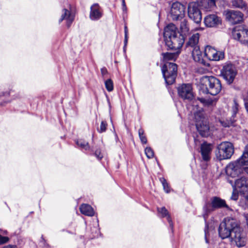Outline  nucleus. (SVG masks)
<instances>
[{"mask_svg": "<svg viewBox=\"0 0 248 248\" xmlns=\"http://www.w3.org/2000/svg\"><path fill=\"white\" fill-rule=\"evenodd\" d=\"M180 51L177 50L173 53H163L162 56L165 64L162 68V72L166 83L168 85L173 84L175 81L177 73V66L172 62H167L169 60H175Z\"/></svg>", "mask_w": 248, "mask_h": 248, "instance_id": "nucleus-1", "label": "nucleus"}, {"mask_svg": "<svg viewBox=\"0 0 248 248\" xmlns=\"http://www.w3.org/2000/svg\"><path fill=\"white\" fill-rule=\"evenodd\" d=\"M190 111L194 115L196 126L200 134L202 137H207L209 135V127L204 117L202 108L194 107Z\"/></svg>", "mask_w": 248, "mask_h": 248, "instance_id": "nucleus-2", "label": "nucleus"}, {"mask_svg": "<svg viewBox=\"0 0 248 248\" xmlns=\"http://www.w3.org/2000/svg\"><path fill=\"white\" fill-rule=\"evenodd\" d=\"M238 224L236 220L232 218L226 217L221 222L218 228V234L222 239L231 237L232 233L236 230Z\"/></svg>", "mask_w": 248, "mask_h": 248, "instance_id": "nucleus-3", "label": "nucleus"}, {"mask_svg": "<svg viewBox=\"0 0 248 248\" xmlns=\"http://www.w3.org/2000/svg\"><path fill=\"white\" fill-rule=\"evenodd\" d=\"M226 208L227 210H231L230 207L226 204L224 200L218 197H214L211 199L210 203H206L203 206V217L205 220L208 217V215L216 209Z\"/></svg>", "mask_w": 248, "mask_h": 248, "instance_id": "nucleus-4", "label": "nucleus"}, {"mask_svg": "<svg viewBox=\"0 0 248 248\" xmlns=\"http://www.w3.org/2000/svg\"><path fill=\"white\" fill-rule=\"evenodd\" d=\"M234 153L232 144L230 142H222L217 147L216 155L217 159L222 160L230 159Z\"/></svg>", "mask_w": 248, "mask_h": 248, "instance_id": "nucleus-5", "label": "nucleus"}, {"mask_svg": "<svg viewBox=\"0 0 248 248\" xmlns=\"http://www.w3.org/2000/svg\"><path fill=\"white\" fill-rule=\"evenodd\" d=\"M235 65L231 62H226L221 70V75L229 84H232L237 75Z\"/></svg>", "mask_w": 248, "mask_h": 248, "instance_id": "nucleus-6", "label": "nucleus"}, {"mask_svg": "<svg viewBox=\"0 0 248 248\" xmlns=\"http://www.w3.org/2000/svg\"><path fill=\"white\" fill-rule=\"evenodd\" d=\"M204 79L207 82L208 93L212 95H216L220 93L222 86L220 81L218 78L213 76H205Z\"/></svg>", "mask_w": 248, "mask_h": 248, "instance_id": "nucleus-7", "label": "nucleus"}, {"mask_svg": "<svg viewBox=\"0 0 248 248\" xmlns=\"http://www.w3.org/2000/svg\"><path fill=\"white\" fill-rule=\"evenodd\" d=\"M184 42L185 37L183 34L180 33L170 38L169 39H167L165 41L168 49L174 51L179 50L180 51Z\"/></svg>", "mask_w": 248, "mask_h": 248, "instance_id": "nucleus-8", "label": "nucleus"}, {"mask_svg": "<svg viewBox=\"0 0 248 248\" xmlns=\"http://www.w3.org/2000/svg\"><path fill=\"white\" fill-rule=\"evenodd\" d=\"M179 96L184 100L191 101L194 98L192 85L189 83L182 84L177 88Z\"/></svg>", "mask_w": 248, "mask_h": 248, "instance_id": "nucleus-9", "label": "nucleus"}, {"mask_svg": "<svg viewBox=\"0 0 248 248\" xmlns=\"http://www.w3.org/2000/svg\"><path fill=\"white\" fill-rule=\"evenodd\" d=\"M231 241L238 247H242L246 245L247 238L246 234L241 230L239 225L232 233L230 237Z\"/></svg>", "mask_w": 248, "mask_h": 248, "instance_id": "nucleus-10", "label": "nucleus"}, {"mask_svg": "<svg viewBox=\"0 0 248 248\" xmlns=\"http://www.w3.org/2000/svg\"><path fill=\"white\" fill-rule=\"evenodd\" d=\"M232 36L241 44L248 46V29L243 26L236 27L232 31Z\"/></svg>", "mask_w": 248, "mask_h": 248, "instance_id": "nucleus-11", "label": "nucleus"}, {"mask_svg": "<svg viewBox=\"0 0 248 248\" xmlns=\"http://www.w3.org/2000/svg\"><path fill=\"white\" fill-rule=\"evenodd\" d=\"M188 16L189 18L195 23L197 24L201 23L202 16L197 3L191 2L189 4L188 6Z\"/></svg>", "mask_w": 248, "mask_h": 248, "instance_id": "nucleus-12", "label": "nucleus"}, {"mask_svg": "<svg viewBox=\"0 0 248 248\" xmlns=\"http://www.w3.org/2000/svg\"><path fill=\"white\" fill-rule=\"evenodd\" d=\"M185 7L179 2L172 3L170 11V16L174 20H180L185 16Z\"/></svg>", "mask_w": 248, "mask_h": 248, "instance_id": "nucleus-13", "label": "nucleus"}, {"mask_svg": "<svg viewBox=\"0 0 248 248\" xmlns=\"http://www.w3.org/2000/svg\"><path fill=\"white\" fill-rule=\"evenodd\" d=\"M204 56L210 61H219L224 58V53L210 46H207L204 49Z\"/></svg>", "mask_w": 248, "mask_h": 248, "instance_id": "nucleus-14", "label": "nucleus"}, {"mask_svg": "<svg viewBox=\"0 0 248 248\" xmlns=\"http://www.w3.org/2000/svg\"><path fill=\"white\" fill-rule=\"evenodd\" d=\"M224 15L226 20L232 24L239 23L243 20V14L238 11L226 10L224 12Z\"/></svg>", "mask_w": 248, "mask_h": 248, "instance_id": "nucleus-15", "label": "nucleus"}, {"mask_svg": "<svg viewBox=\"0 0 248 248\" xmlns=\"http://www.w3.org/2000/svg\"><path fill=\"white\" fill-rule=\"evenodd\" d=\"M229 183L231 184L234 190L240 193L246 191L248 187V179L244 176L236 179L233 184L232 181H230Z\"/></svg>", "mask_w": 248, "mask_h": 248, "instance_id": "nucleus-16", "label": "nucleus"}, {"mask_svg": "<svg viewBox=\"0 0 248 248\" xmlns=\"http://www.w3.org/2000/svg\"><path fill=\"white\" fill-rule=\"evenodd\" d=\"M75 19V15L71 11V7L68 9L63 8L62 11L61 18L59 22L61 23L63 20L66 21V26L69 27Z\"/></svg>", "mask_w": 248, "mask_h": 248, "instance_id": "nucleus-17", "label": "nucleus"}, {"mask_svg": "<svg viewBox=\"0 0 248 248\" xmlns=\"http://www.w3.org/2000/svg\"><path fill=\"white\" fill-rule=\"evenodd\" d=\"M204 23L207 27L213 28L221 23V18L215 14H210L204 17Z\"/></svg>", "mask_w": 248, "mask_h": 248, "instance_id": "nucleus-18", "label": "nucleus"}, {"mask_svg": "<svg viewBox=\"0 0 248 248\" xmlns=\"http://www.w3.org/2000/svg\"><path fill=\"white\" fill-rule=\"evenodd\" d=\"M240 171L241 166L236 161L230 163L226 168L227 174L232 177L238 176Z\"/></svg>", "mask_w": 248, "mask_h": 248, "instance_id": "nucleus-19", "label": "nucleus"}, {"mask_svg": "<svg viewBox=\"0 0 248 248\" xmlns=\"http://www.w3.org/2000/svg\"><path fill=\"white\" fill-rule=\"evenodd\" d=\"M179 33L177 29L174 24L172 23L168 24L165 27L164 30V41Z\"/></svg>", "mask_w": 248, "mask_h": 248, "instance_id": "nucleus-20", "label": "nucleus"}, {"mask_svg": "<svg viewBox=\"0 0 248 248\" xmlns=\"http://www.w3.org/2000/svg\"><path fill=\"white\" fill-rule=\"evenodd\" d=\"M102 16L101 9L98 4L94 3L90 8V18L92 20H97Z\"/></svg>", "mask_w": 248, "mask_h": 248, "instance_id": "nucleus-21", "label": "nucleus"}, {"mask_svg": "<svg viewBox=\"0 0 248 248\" xmlns=\"http://www.w3.org/2000/svg\"><path fill=\"white\" fill-rule=\"evenodd\" d=\"M200 34L199 33H195L190 35L188 41L186 43V46L187 48H191L193 49L196 47H199Z\"/></svg>", "mask_w": 248, "mask_h": 248, "instance_id": "nucleus-22", "label": "nucleus"}, {"mask_svg": "<svg viewBox=\"0 0 248 248\" xmlns=\"http://www.w3.org/2000/svg\"><path fill=\"white\" fill-rule=\"evenodd\" d=\"M192 56L193 60L195 62L205 65L206 62L204 58L206 57L204 56V54H202V52L200 49V47H196L192 50Z\"/></svg>", "mask_w": 248, "mask_h": 248, "instance_id": "nucleus-23", "label": "nucleus"}, {"mask_svg": "<svg viewBox=\"0 0 248 248\" xmlns=\"http://www.w3.org/2000/svg\"><path fill=\"white\" fill-rule=\"evenodd\" d=\"M217 0H203L202 2V8L206 12L215 11L217 9Z\"/></svg>", "mask_w": 248, "mask_h": 248, "instance_id": "nucleus-24", "label": "nucleus"}, {"mask_svg": "<svg viewBox=\"0 0 248 248\" xmlns=\"http://www.w3.org/2000/svg\"><path fill=\"white\" fill-rule=\"evenodd\" d=\"M212 150L211 145L204 143L201 145V151L202 158L205 161H208L210 158V154Z\"/></svg>", "mask_w": 248, "mask_h": 248, "instance_id": "nucleus-25", "label": "nucleus"}, {"mask_svg": "<svg viewBox=\"0 0 248 248\" xmlns=\"http://www.w3.org/2000/svg\"><path fill=\"white\" fill-rule=\"evenodd\" d=\"M157 213L158 216L159 217H167L168 221L170 224V226L171 228V229H172L173 227V223L170 218V217L169 213V212L166 209V208L165 207L157 208Z\"/></svg>", "mask_w": 248, "mask_h": 248, "instance_id": "nucleus-26", "label": "nucleus"}, {"mask_svg": "<svg viewBox=\"0 0 248 248\" xmlns=\"http://www.w3.org/2000/svg\"><path fill=\"white\" fill-rule=\"evenodd\" d=\"M241 167L243 165H248V145L245 146L242 156L235 161Z\"/></svg>", "mask_w": 248, "mask_h": 248, "instance_id": "nucleus-27", "label": "nucleus"}, {"mask_svg": "<svg viewBox=\"0 0 248 248\" xmlns=\"http://www.w3.org/2000/svg\"><path fill=\"white\" fill-rule=\"evenodd\" d=\"M81 213L86 216L92 217L94 215V212L91 206L87 204H82L79 208Z\"/></svg>", "mask_w": 248, "mask_h": 248, "instance_id": "nucleus-28", "label": "nucleus"}, {"mask_svg": "<svg viewBox=\"0 0 248 248\" xmlns=\"http://www.w3.org/2000/svg\"><path fill=\"white\" fill-rule=\"evenodd\" d=\"M231 4L233 8L243 10L247 9V4L244 0H232Z\"/></svg>", "mask_w": 248, "mask_h": 248, "instance_id": "nucleus-29", "label": "nucleus"}, {"mask_svg": "<svg viewBox=\"0 0 248 248\" xmlns=\"http://www.w3.org/2000/svg\"><path fill=\"white\" fill-rule=\"evenodd\" d=\"M180 28L182 33L184 35L188 34L189 28L187 24V21L186 19H183L181 22Z\"/></svg>", "mask_w": 248, "mask_h": 248, "instance_id": "nucleus-30", "label": "nucleus"}, {"mask_svg": "<svg viewBox=\"0 0 248 248\" xmlns=\"http://www.w3.org/2000/svg\"><path fill=\"white\" fill-rule=\"evenodd\" d=\"M76 143L79 147L85 150H87L90 149L88 143L83 140H77L76 141Z\"/></svg>", "mask_w": 248, "mask_h": 248, "instance_id": "nucleus-31", "label": "nucleus"}, {"mask_svg": "<svg viewBox=\"0 0 248 248\" xmlns=\"http://www.w3.org/2000/svg\"><path fill=\"white\" fill-rule=\"evenodd\" d=\"M159 180L163 186L164 190L167 193H170V188L166 180L164 177H161L159 178Z\"/></svg>", "mask_w": 248, "mask_h": 248, "instance_id": "nucleus-32", "label": "nucleus"}, {"mask_svg": "<svg viewBox=\"0 0 248 248\" xmlns=\"http://www.w3.org/2000/svg\"><path fill=\"white\" fill-rule=\"evenodd\" d=\"M234 119H231L230 120H226V121L222 120H219L218 123L224 127H229L230 125L233 124L234 122Z\"/></svg>", "mask_w": 248, "mask_h": 248, "instance_id": "nucleus-33", "label": "nucleus"}, {"mask_svg": "<svg viewBox=\"0 0 248 248\" xmlns=\"http://www.w3.org/2000/svg\"><path fill=\"white\" fill-rule=\"evenodd\" d=\"M139 136L141 142L143 144H146L147 142V140L146 136L144 134V131L142 128H140L139 130Z\"/></svg>", "mask_w": 248, "mask_h": 248, "instance_id": "nucleus-34", "label": "nucleus"}, {"mask_svg": "<svg viewBox=\"0 0 248 248\" xmlns=\"http://www.w3.org/2000/svg\"><path fill=\"white\" fill-rule=\"evenodd\" d=\"M234 105L232 107V118L233 119H234V117L236 116V114H237L238 109H239V105L236 102L235 100H234L233 101Z\"/></svg>", "mask_w": 248, "mask_h": 248, "instance_id": "nucleus-35", "label": "nucleus"}, {"mask_svg": "<svg viewBox=\"0 0 248 248\" xmlns=\"http://www.w3.org/2000/svg\"><path fill=\"white\" fill-rule=\"evenodd\" d=\"M105 87L108 92H111L113 90V83L110 79H107L105 82Z\"/></svg>", "mask_w": 248, "mask_h": 248, "instance_id": "nucleus-36", "label": "nucleus"}, {"mask_svg": "<svg viewBox=\"0 0 248 248\" xmlns=\"http://www.w3.org/2000/svg\"><path fill=\"white\" fill-rule=\"evenodd\" d=\"M145 153L148 158H153L154 156V151L149 147L145 149Z\"/></svg>", "mask_w": 248, "mask_h": 248, "instance_id": "nucleus-37", "label": "nucleus"}, {"mask_svg": "<svg viewBox=\"0 0 248 248\" xmlns=\"http://www.w3.org/2000/svg\"><path fill=\"white\" fill-rule=\"evenodd\" d=\"M107 126V123L106 121H102L100 128L98 129L99 133H102L106 131Z\"/></svg>", "mask_w": 248, "mask_h": 248, "instance_id": "nucleus-38", "label": "nucleus"}, {"mask_svg": "<svg viewBox=\"0 0 248 248\" xmlns=\"http://www.w3.org/2000/svg\"><path fill=\"white\" fill-rule=\"evenodd\" d=\"M128 42V29L126 26H124V48L126 47Z\"/></svg>", "mask_w": 248, "mask_h": 248, "instance_id": "nucleus-39", "label": "nucleus"}, {"mask_svg": "<svg viewBox=\"0 0 248 248\" xmlns=\"http://www.w3.org/2000/svg\"><path fill=\"white\" fill-rule=\"evenodd\" d=\"M10 94V91H6L5 92H3L1 94H0V98L1 96H9ZM9 102L10 101H4L3 102H0V106L3 105L5 104H6Z\"/></svg>", "mask_w": 248, "mask_h": 248, "instance_id": "nucleus-40", "label": "nucleus"}, {"mask_svg": "<svg viewBox=\"0 0 248 248\" xmlns=\"http://www.w3.org/2000/svg\"><path fill=\"white\" fill-rule=\"evenodd\" d=\"M9 238L6 236H3L0 234V245H2L8 242Z\"/></svg>", "mask_w": 248, "mask_h": 248, "instance_id": "nucleus-41", "label": "nucleus"}, {"mask_svg": "<svg viewBox=\"0 0 248 248\" xmlns=\"http://www.w3.org/2000/svg\"><path fill=\"white\" fill-rule=\"evenodd\" d=\"M217 99H216V98H215L214 99H207L206 106H210V105H213L217 101Z\"/></svg>", "mask_w": 248, "mask_h": 248, "instance_id": "nucleus-42", "label": "nucleus"}, {"mask_svg": "<svg viewBox=\"0 0 248 248\" xmlns=\"http://www.w3.org/2000/svg\"><path fill=\"white\" fill-rule=\"evenodd\" d=\"M94 155H95V156L98 159H101L103 157V155H102V153H101V151L100 150H96L94 153Z\"/></svg>", "mask_w": 248, "mask_h": 248, "instance_id": "nucleus-43", "label": "nucleus"}, {"mask_svg": "<svg viewBox=\"0 0 248 248\" xmlns=\"http://www.w3.org/2000/svg\"><path fill=\"white\" fill-rule=\"evenodd\" d=\"M235 191L236 190H233V192L232 193V195L231 198V199L232 200H234V201H236L238 199V195L235 192Z\"/></svg>", "mask_w": 248, "mask_h": 248, "instance_id": "nucleus-44", "label": "nucleus"}, {"mask_svg": "<svg viewBox=\"0 0 248 248\" xmlns=\"http://www.w3.org/2000/svg\"><path fill=\"white\" fill-rule=\"evenodd\" d=\"M198 100L204 105L206 106V99L203 98H198Z\"/></svg>", "mask_w": 248, "mask_h": 248, "instance_id": "nucleus-45", "label": "nucleus"}, {"mask_svg": "<svg viewBox=\"0 0 248 248\" xmlns=\"http://www.w3.org/2000/svg\"><path fill=\"white\" fill-rule=\"evenodd\" d=\"M101 72L103 76L105 75L108 73V71L105 67L101 69Z\"/></svg>", "mask_w": 248, "mask_h": 248, "instance_id": "nucleus-46", "label": "nucleus"}, {"mask_svg": "<svg viewBox=\"0 0 248 248\" xmlns=\"http://www.w3.org/2000/svg\"><path fill=\"white\" fill-rule=\"evenodd\" d=\"M208 230V227L206 225V227H205V230H204V232H205V240H206V243H208V240H207V239Z\"/></svg>", "mask_w": 248, "mask_h": 248, "instance_id": "nucleus-47", "label": "nucleus"}, {"mask_svg": "<svg viewBox=\"0 0 248 248\" xmlns=\"http://www.w3.org/2000/svg\"><path fill=\"white\" fill-rule=\"evenodd\" d=\"M2 248H18L16 246L8 245L5 246H4Z\"/></svg>", "mask_w": 248, "mask_h": 248, "instance_id": "nucleus-48", "label": "nucleus"}, {"mask_svg": "<svg viewBox=\"0 0 248 248\" xmlns=\"http://www.w3.org/2000/svg\"><path fill=\"white\" fill-rule=\"evenodd\" d=\"M125 5H126L125 0H122V7H124Z\"/></svg>", "mask_w": 248, "mask_h": 248, "instance_id": "nucleus-49", "label": "nucleus"}, {"mask_svg": "<svg viewBox=\"0 0 248 248\" xmlns=\"http://www.w3.org/2000/svg\"><path fill=\"white\" fill-rule=\"evenodd\" d=\"M244 170L245 172L248 174V167L245 168Z\"/></svg>", "mask_w": 248, "mask_h": 248, "instance_id": "nucleus-50", "label": "nucleus"}, {"mask_svg": "<svg viewBox=\"0 0 248 248\" xmlns=\"http://www.w3.org/2000/svg\"><path fill=\"white\" fill-rule=\"evenodd\" d=\"M123 10L124 11H126V5H125L124 7H122Z\"/></svg>", "mask_w": 248, "mask_h": 248, "instance_id": "nucleus-51", "label": "nucleus"}, {"mask_svg": "<svg viewBox=\"0 0 248 248\" xmlns=\"http://www.w3.org/2000/svg\"><path fill=\"white\" fill-rule=\"evenodd\" d=\"M196 31H198V30H202V28H197L195 29Z\"/></svg>", "mask_w": 248, "mask_h": 248, "instance_id": "nucleus-52", "label": "nucleus"}, {"mask_svg": "<svg viewBox=\"0 0 248 248\" xmlns=\"http://www.w3.org/2000/svg\"><path fill=\"white\" fill-rule=\"evenodd\" d=\"M7 231H4L3 232H2V233H3V234H7Z\"/></svg>", "mask_w": 248, "mask_h": 248, "instance_id": "nucleus-53", "label": "nucleus"}, {"mask_svg": "<svg viewBox=\"0 0 248 248\" xmlns=\"http://www.w3.org/2000/svg\"><path fill=\"white\" fill-rule=\"evenodd\" d=\"M245 199H246V201H247V202H248V196H246L245 197Z\"/></svg>", "mask_w": 248, "mask_h": 248, "instance_id": "nucleus-54", "label": "nucleus"}]
</instances>
